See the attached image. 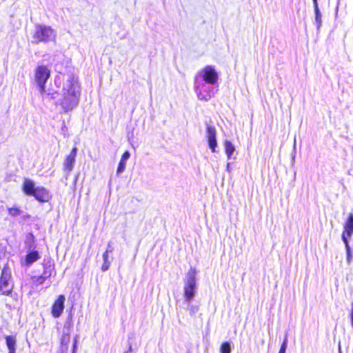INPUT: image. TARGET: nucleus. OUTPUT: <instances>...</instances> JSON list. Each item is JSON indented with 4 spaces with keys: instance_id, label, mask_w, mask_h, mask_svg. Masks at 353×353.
Here are the masks:
<instances>
[{
    "instance_id": "nucleus-3",
    "label": "nucleus",
    "mask_w": 353,
    "mask_h": 353,
    "mask_svg": "<svg viewBox=\"0 0 353 353\" xmlns=\"http://www.w3.org/2000/svg\"><path fill=\"white\" fill-rule=\"evenodd\" d=\"M196 270L191 268L184 279L183 296L185 302H192L196 292Z\"/></svg>"
},
{
    "instance_id": "nucleus-16",
    "label": "nucleus",
    "mask_w": 353,
    "mask_h": 353,
    "mask_svg": "<svg viewBox=\"0 0 353 353\" xmlns=\"http://www.w3.org/2000/svg\"><path fill=\"white\" fill-rule=\"evenodd\" d=\"M315 13V23L318 30L320 29L322 25V15L319 10L317 0H312Z\"/></svg>"
},
{
    "instance_id": "nucleus-19",
    "label": "nucleus",
    "mask_w": 353,
    "mask_h": 353,
    "mask_svg": "<svg viewBox=\"0 0 353 353\" xmlns=\"http://www.w3.org/2000/svg\"><path fill=\"white\" fill-rule=\"evenodd\" d=\"M342 240H343V241L345 243V249H346V252H347V259L346 260H347V263L348 264H350L352 261V258H353V254H352V250H351L350 246L349 245L347 238L346 236H345L344 235H342Z\"/></svg>"
},
{
    "instance_id": "nucleus-33",
    "label": "nucleus",
    "mask_w": 353,
    "mask_h": 353,
    "mask_svg": "<svg viewBox=\"0 0 353 353\" xmlns=\"http://www.w3.org/2000/svg\"><path fill=\"white\" fill-rule=\"evenodd\" d=\"M350 319H351V325L353 327V302L351 304Z\"/></svg>"
},
{
    "instance_id": "nucleus-21",
    "label": "nucleus",
    "mask_w": 353,
    "mask_h": 353,
    "mask_svg": "<svg viewBox=\"0 0 353 353\" xmlns=\"http://www.w3.org/2000/svg\"><path fill=\"white\" fill-rule=\"evenodd\" d=\"M188 303L187 310L191 316H194L199 309V307L196 305L191 304V302H186Z\"/></svg>"
},
{
    "instance_id": "nucleus-24",
    "label": "nucleus",
    "mask_w": 353,
    "mask_h": 353,
    "mask_svg": "<svg viewBox=\"0 0 353 353\" xmlns=\"http://www.w3.org/2000/svg\"><path fill=\"white\" fill-rule=\"evenodd\" d=\"M70 340V334L69 333L63 334L61 337V343L62 345H67L69 343Z\"/></svg>"
},
{
    "instance_id": "nucleus-31",
    "label": "nucleus",
    "mask_w": 353,
    "mask_h": 353,
    "mask_svg": "<svg viewBox=\"0 0 353 353\" xmlns=\"http://www.w3.org/2000/svg\"><path fill=\"white\" fill-rule=\"evenodd\" d=\"M130 152L126 151L123 154L121 160L126 162L127 160L130 158Z\"/></svg>"
},
{
    "instance_id": "nucleus-11",
    "label": "nucleus",
    "mask_w": 353,
    "mask_h": 353,
    "mask_svg": "<svg viewBox=\"0 0 353 353\" xmlns=\"http://www.w3.org/2000/svg\"><path fill=\"white\" fill-rule=\"evenodd\" d=\"M32 196L40 202H47L51 197L49 191L43 187H37Z\"/></svg>"
},
{
    "instance_id": "nucleus-18",
    "label": "nucleus",
    "mask_w": 353,
    "mask_h": 353,
    "mask_svg": "<svg viewBox=\"0 0 353 353\" xmlns=\"http://www.w3.org/2000/svg\"><path fill=\"white\" fill-rule=\"evenodd\" d=\"M39 254L37 251H31L28 252L26 257V264L30 265L39 259Z\"/></svg>"
},
{
    "instance_id": "nucleus-26",
    "label": "nucleus",
    "mask_w": 353,
    "mask_h": 353,
    "mask_svg": "<svg viewBox=\"0 0 353 353\" xmlns=\"http://www.w3.org/2000/svg\"><path fill=\"white\" fill-rule=\"evenodd\" d=\"M287 345H288V338L286 336L281 344V346L280 347L279 353H285Z\"/></svg>"
},
{
    "instance_id": "nucleus-22",
    "label": "nucleus",
    "mask_w": 353,
    "mask_h": 353,
    "mask_svg": "<svg viewBox=\"0 0 353 353\" xmlns=\"http://www.w3.org/2000/svg\"><path fill=\"white\" fill-rule=\"evenodd\" d=\"M8 213L12 216H17L23 214V211L17 207H12L8 209Z\"/></svg>"
},
{
    "instance_id": "nucleus-4",
    "label": "nucleus",
    "mask_w": 353,
    "mask_h": 353,
    "mask_svg": "<svg viewBox=\"0 0 353 353\" xmlns=\"http://www.w3.org/2000/svg\"><path fill=\"white\" fill-rule=\"evenodd\" d=\"M56 37V31L50 26L43 24H36L32 36L34 39L32 42L35 43L39 42L48 43L54 41Z\"/></svg>"
},
{
    "instance_id": "nucleus-13",
    "label": "nucleus",
    "mask_w": 353,
    "mask_h": 353,
    "mask_svg": "<svg viewBox=\"0 0 353 353\" xmlns=\"http://www.w3.org/2000/svg\"><path fill=\"white\" fill-rule=\"evenodd\" d=\"M353 234V214L350 213L344 224V231L342 235L350 238Z\"/></svg>"
},
{
    "instance_id": "nucleus-14",
    "label": "nucleus",
    "mask_w": 353,
    "mask_h": 353,
    "mask_svg": "<svg viewBox=\"0 0 353 353\" xmlns=\"http://www.w3.org/2000/svg\"><path fill=\"white\" fill-rule=\"evenodd\" d=\"M34 182L30 179H26L23 183V191L27 195L32 196L36 191Z\"/></svg>"
},
{
    "instance_id": "nucleus-27",
    "label": "nucleus",
    "mask_w": 353,
    "mask_h": 353,
    "mask_svg": "<svg viewBox=\"0 0 353 353\" xmlns=\"http://www.w3.org/2000/svg\"><path fill=\"white\" fill-rule=\"evenodd\" d=\"M34 236L32 234H29V236L27 238V240L26 241V243L28 244L29 248H32L31 244L34 243Z\"/></svg>"
},
{
    "instance_id": "nucleus-15",
    "label": "nucleus",
    "mask_w": 353,
    "mask_h": 353,
    "mask_svg": "<svg viewBox=\"0 0 353 353\" xmlns=\"http://www.w3.org/2000/svg\"><path fill=\"white\" fill-rule=\"evenodd\" d=\"M6 346L9 350L8 353H16L17 339L16 336L9 335L6 336Z\"/></svg>"
},
{
    "instance_id": "nucleus-32",
    "label": "nucleus",
    "mask_w": 353,
    "mask_h": 353,
    "mask_svg": "<svg viewBox=\"0 0 353 353\" xmlns=\"http://www.w3.org/2000/svg\"><path fill=\"white\" fill-rule=\"evenodd\" d=\"M77 339H78V336H76V337H75V339L74 340L72 353H75V351L77 350Z\"/></svg>"
},
{
    "instance_id": "nucleus-30",
    "label": "nucleus",
    "mask_w": 353,
    "mask_h": 353,
    "mask_svg": "<svg viewBox=\"0 0 353 353\" xmlns=\"http://www.w3.org/2000/svg\"><path fill=\"white\" fill-rule=\"evenodd\" d=\"M6 256V253L4 248L0 245V261L3 260Z\"/></svg>"
},
{
    "instance_id": "nucleus-28",
    "label": "nucleus",
    "mask_w": 353,
    "mask_h": 353,
    "mask_svg": "<svg viewBox=\"0 0 353 353\" xmlns=\"http://www.w3.org/2000/svg\"><path fill=\"white\" fill-rule=\"evenodd\" d=\"M114 250V248L112 245V243L111 241H109L107 245V248L105 252H107L108 254L112 253Z\"/></svg>"
},
{
    "instance_id": "nucleus-35",
    "label": "nucleus",
    "mask_w": 353,
    "mask_h": 353,
    "mask_svg": "<svg viewBox=\"0 0 353 353\" xmlns=\"http://www.w3.org/2000/svg\"><path fill=\"white\" fill-rule=\"evenodd\" d=\"M226 170H227L228 172H231L230 163H228V164H227V167H226Z\"/></svg>"
},
{
    "instance_id": "nucleus-2",
    "label": "nucleus",
    "mask_w": 353,
    "mask_h": 353,
    "mask_svg": "<svg viewBox=\"0 0 353 353\" xmlns=\"http://www.w3.org/2000/svg\"><path fill=\"white\" fill-rule=\"evenodd\" d=\"M219 85L205 82L196 79L194 81V90L201 101H209L218 90Z\"/></svg>"
},
{
    "instance_id": "nucleus-20",
    "label": "nucleus",
    "mask_w": 353,
    "mask_h": 353,
    "mask_svg": "<svg viewBox=\"0 0 353 353\" xmlns=\"http://www.w3.org/2000/svg\"><path fill=\"white\" fill-rule=\"evenodd\" d=\"M103 263L101 265V269L103 272H105L110 268V266L111 264V260H110V259H109L108 253L104 252L103 254Z\"/></svg>"
},
{
    "instance_id": "nucleus-5",
    "label": "nucleus",
    "mask_w": 353,
    "mask_h": 353,
    "mask_svg": "<svg viewBox=\"0 0 353 353\" xmlns=\"http://www.w3.org/2000/svg\"><path fill=\"white\" fill-rule=\"evenodd\" d=\"M194 79L219 85V76L214 66L208 65L196 72Z\"/></svg>"
},
{
    "instance_id": "nucleus-8",
    "label": "nucleus",
    "mask_w": 353,
    "mask_h": 353,
    "mask_svg": "<svg viewBox=\"0 0 353 353\" xmlns=\"http://www.w3.org/2000/svg\"><path fill=\"white\" fill-rule=\"evenodd\" d=\"M216 134V132L215 128L214 126L207 125L206 138L208 142L209 148L211 149L212 152H216V148L217 146Z\"/></svg>"
},
{
    "instance_id": "nucleus-10",
    "label": "nucleus",
    "mask_w": 353,
    "mask_h": 353,
    "mask_svg": "<svg viewBox=\"0 0 353 353\" xmlns=\"http://www.w3.org/2000/svg\"><path fill=\"white\" fill-rule=\"evenodd\" d=\"M65 296L63 295H59L57 299L54 302L52 307V315L54 318L59 317L64 309Z\"/></svg>"
},
{
    "instance_id": "nucleus-23",
    "label": "nucleus",
    "mask_w": 353,
    "mask_h": 353,
    "mask_svg": "<svg viewBox=\"0 0 353 353\" xmlns=\"http://www.w3.org/2000/svg\"><path fill=\"white\" fill-rule=\"evenodd\" d=\"M220 352L221 353H230L231 352V345L228 342H224L221 344L220 347Z\"/></svg>"
},
{
    "instance_id": "nucleus-17",
    "label": "nucleus",
    "mask_w": 353,
    "mask_h": 353,
    "mask_svg": "<svg viewBox=\"0 0 353 353\" xmlns=\"http://www.w3.org/2000/svg\"><path fill=\"white\" fill-rule=\"evenodd\" d=\"M225 152L228 159H235V157H233V154L235 152V148L234 145L230 141H225L224 142Z\"/></svg>"
},
{
    "instance_id": "nucleus-12",
    "label": "nucleus",
    "mask_w": 353,
    "mask_h": 353,
    "mask_svg": "<svg viewBox=\"0 0 353 353\" xmlns=\"http://www.w3.org/2000/svg\"><path fill=\"white\" fill-rule=\"evenodd\" d=\"M43 268V272L41 275L33 276L32 279L33 283L37 285L43 284L45 281L51 276L52 269L50 265L48 266L45 265Z\"/></svg>"
},
{
    "instance_id": "nucleus-9",
    "label": "nucleus",
    "mask_w": 353,
    "mask_h": 353,
    "mask_svg": "<svg viewBox=\"0 0 353 353\" xmlns=\"http://www.w3.org/2000/svg\"><path fill=\"white\" fill-rule=\"evenodd\" d=\"M77 153V148H72V150H71L70 154L66 157L64 161L63 168L67 174H69L74 168Z\"/></svg>"
},
{
    "instance_id": "nucleus-7",
    "label": "nucleus",
    "mask_w": 353,
    "mask_h": 353,
    "mask_svg": "<svg viewBox=\"0 0 353 353\" xmlns=\"http://www.w3.org/2000/svg\"><path fill=\"white\" fill-rule=\"evenodd\" d=\"M12 288L11 271L8 266L5 265L0 277V293L3 295H8L12 290Z\"/></svg>"
},
{
    "instance_id": "nucleus-34",
    "label": "nucleus",
    "mask_w": 353,
    "mask_h": 353,
    "mask_svg": "<svg viewBox=\"0 0 353 353\" xmlns=\"http://www.w3.org/2000/svg\"><path fill=\"white\" fill-rule=\"evenodd\" d=\"M132 351V345L130 343H129V345H128V350L125 351L123 353H131Z\"/></svg>"
},
{
    "instance_id": "nucleus-25",
    "label": "nucleus",
    "mask_w": 353,
    "mask_h": 353,
    "mask_svg": "<svg viewBox=\"0 0 353 353\" xmlns=\"http://www.w3.org/2000/svg\"><path fill=\"white\" fill-rule=\"evenodd\" d=\"M125 165H126V162L123 161L122 160H120L118 168H117V174L122 173L125 170Z\"/></svg>"
},
{
    "instance_id": "nucleus-6",
    "label": "nucleus",
    "mask_w": 353,
    "mask_h": 353,
    "mask_svg": "<svg viewBox=\"0 0 353 353\" xmlns=\"http://www.w3.org/2000/svg\"><path fill=\"white\" fill-rule=\"evenodd\" d=\"M50 71L47 66L39 65L35 69L34 80L39 88V92L43 94L45 92V84L50 77Z\"/></svg>"
},
{
    "instance_id": "nucleus-1",
    "label": "nucleus",
    "mask_w": 353,
    "mask_h": 353,
    "mask_svg": "<svg viewBox=\"0 0 353 353\" xmlns=\"http://www.w3.org/2000/svg\"><path fill=\"white\" fill-rule=\"evenodd\" d=\"M61 94L60 105L64 112L71 111L77 106L80 97V85L74 76L69 75L64 81Z\"/></svg>"
},
{
    "instance_id": "nucleus-29",
    "label": "nucleus",
    "mask_w": 353,
    "mask_h": 353,
    "mask_svg": "<svg viewBox=\"0 0 353 353\" xmlns=\"http://www.w3.org/2000/svg\"><path fill=\"white\" fill-rule=\"evenodd\" d=\"M72 326V316H69L67 321L64 325V327H68L70 329Z\"/></svg>"
}]
</instances>
